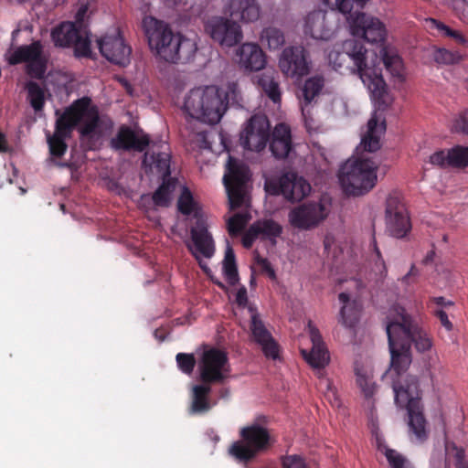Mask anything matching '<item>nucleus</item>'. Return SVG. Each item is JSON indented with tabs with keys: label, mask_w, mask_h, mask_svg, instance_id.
Here are the masks:
<instances>
[{
	"label": "nucleus",
	"mask_w": 468,
	"mask_h": 468,
	"mask_svg": "<svg viewBox=\"0 0 468 468\" xmlns=\"http://www.w3.org/2000/svg\"><path fill=\"white\" fill-rule=\"evenodd\" d=\"M388 347L391 356V371L397 375L392 382L395 403L399 408H405L409 416V427L416 437L422 441L426 439V420L423 408L419 397V382L414 376L405 375L411 363V352L408 343H402L389 331H387Z\"/></svg>",
	"instance_id": "1"
},
{
	"label": "nucleus",
	"mask_w": 468,
	"mask_h": 468,
	"mask_svg": "<svg viewBox=\"0 0 468 468\" xmlns=\"http://www.w3.org/2000/svg\"><path fill=\"white\" fill-rule=\"evenodd\" d=\"M100 114L91 99L82 97L74 101L57 119L55 132L48 135V144L51 159L62 157L68 149L66 139L71 136L73 130L78 127L81 141L88 149H93L94 139L100 136Z\"/></svg>",
	"instance_id": "2"
},
{
	"label": "nucleus",
	"mask_w": 468,
	"mask_h": 468,
	"mask_svg": "<svg viewBox=\"0 0 468 468\" xmlns=\"http://www.w3.org/2000/svg\"><path fill=\"white\" fill-rule=\"evenodd\" d=\"M368 51L363 44L356 39H348L343 43L342 50L334 48L328 53V61L333 69L343 73L349 70L356 72L362 82L367 86L371 99L378 106L387 107L391 99L388 86L382 77V69L372 61L369 66Z\"/></svg>",
	"instance_id": "3"
},
{
	"label": "nucleus",
	"mask_w": 468,
	"mask_h": 468,
	"mask_svg": "<svg viewBox=\"0 0 468 468\" xmlns=\"http://www.w3.org/2000/svg\"><path fill=\"white\" fill-rule=\"evenodd\" d=\"M143 27L150 48L167 62L176 63L196 51L195 43L179 33H174L164 21L146 16L143 20Z\"/></svg>",
	"instance_id": "4"
},
{
	"label": "nucleus",
	"mask_w": 468,
	"mask_h": 468,
	"mask_svg": "<svg viewBox=\"0 0 468 468\" xmlns=\"http://www.w3.org/2000/svg\"><path fill=\"white\" fill-rule=\"evenodd\" d=\"M183 112L204 123L217 124L227 111L221 90L215 85L190 90L184 99Z\"/></svg>",
	"instance_id": "5"
},
{
	"label": "nucleus",
	"mask_w": 468,
	"mask_h": 468,
	"mask_svg": "<svg viewBox=\"0 0 468 468\" xmlns=\"http://www.w3.org/2000/svg\"><path fill=\"white\" fill-rule=\"evenodd\" d=\"M377 170L378 165L371 159L348 160L338 173L344 192L354 197L368 193L377 184Z\"/></svg>",
	"instance_id": "6"
},
{
	"label": "nucleus",
	"mask_w": 468,
	"mask_h": 468,
	"mask_svg": "<svg viewBox=\"0 0 468 468\" xmlns=\"http://www.w3.org/2000/svg\"><path fill=\"white\" fill-rule=\"evenodd\" d=\"M240 441L232 443L229 452L240 463H247L259 453L268 451L274 440L267 428L252 423L240 429Z\"/></svg>",
	"instance_id": "7"
},
{
	"label": "nucleus",
	"mask_w": 468,
	"mask_h": 468,
	"mask_svg": "<svg viewBox=\"0 0 468 468\" xmlns=\"http://www.w3.org/2000/svg\"><path fill=\"white\" fill-rule=\"evenodd\" d=\"M386 331H389L402 343H408L410 347L414 344L420 353L432 347V340L428 333L402 307L396 308V316L387 324Z\"/></svg>",
	"instance_id": "8"
},
{
	"label": "nucleus",
	"mask_w": 468,
	"mask_h": 468,
	"mask_svg": "<svg viewBox=\"0 0 468 468\" xmlns=\"http://www.w3.org/2000/svg\"><path fill=\"white\" fill-rule=\"evenodd\" d=\"M50 36L56 47H72L77 58H89L91 54V41L88 28L78 27L76 23L62 22L51 30Z\"/></svg>",
	"instance_id": "9"
},
{
	"label": "nucleus",
	"mask_w": 468,
	"mask_h": 468,
	"mask_svg": "<svg viewBox=\"0 0 468 468\" xmlns=\"http://www.w3.org/2000/svg\"><path fill=\"white\" fill-rule=\"evenodd\" d=\"M228 354L217 347L202 353L198 362L199 379L205 384H224L230 374Z\"/></svg>",
	"instance_id": "10"
},
{
	"label": "nucleus",
	"mask_w": 468,
	"mask_h": 468,
	"mask_svg": "<svg viewBox=\"0 0 468 468\" xmlns=\"http://www.w3.org/2000/svg\"><path fill=\"white\" fill-rule=\"evenodd\" d=\"M9 65L26 63V73L36 80H43L48 68V58L43 54L40 41H33L29 45L17 47L6 57Z\"/></svg>",
	"instance_id": "11"
},
{
	"label": "nucleus",
	"mask_w": 468,
	"mask_h": 468,
	"mask_svg": "<svg viewBox=\"0 0 468 468\" xmlns=\"http://www.w3.org/2000/svg\"><path fill=\"white\" fill-rule=\"evenodd\" d=\"M250 179L249 167L238 158L229 155L223 182L231 209L239 208L245 198V186Z\"/></svg>",
	"instance_id": "12"
},
{
	"label": "nucleus",
	"mask_w": 468,
	"mask_h": 468,
	"mask_svg": "<svg viewBox=\"0 0 468 468\" xmlns=\"http://www.w3.org/2000/svg\"><path fill=\"white\" fill-rule=\"evenodd\" d=\"M266 190L272 195H282L290 201H301L311 191L310 184L294 172H286L277 179L265 184Z\"/></svg>",
	"instance_id": "13"
},
{
	"label": "nucleus",
	"mask_w": 468,
	"mask_h": 468,
	"mask_svg": "<svg viewBox=\"0 0 468 468\" xmlns=\"http://www.w3.org/2000/svg\"><path fill=\"white\" fill-rule=\"evenodd\" d=\"M385 212L388 232L397 239L405 238L411 230V222L399 193H392L388 197Z\"/></svg>",
	"instance_id": "14"
},
{
	"label": "nucleus",
	"mask_w": 468,
	"mask_h": 468,
	"mask_svg": "<svg viewBox=\"0 0 468 468\" xmlns=\"http://www.w3.org/2000/svg\"><path fill=\"white\" fill-rule=\"evenodd\" d=\"M329 214V208L322 201L305 202L290 210L289 223L292 227L308 230L317 227Z\"/></svg>",
	"instance_id": "15"
},
{
	"label": "nucleus",
	"mask_w": 468,
	"mask_h": 468,
	"mask_svg": "<svg viewBox=\"0 0 468 468\" xmlns=\"http://www.w3.org/2000/svg\"><path fill=\"white\" fill-rule=\"evenodd\" d=\"M205 30L210 37L221 46L233 47L243 38L240 26L223 16H213L205 24Z\"/></svg>",
	"instance_id": "16"
},
{
	"label": "nucleus",
	"mask_w": 468,
	"mask_h": 468,
	"mask_svg": "<svg viewBox=\"0 0 468 468\" xmlns=\"http://www.w3.org/2000/svg\"><path fill=\"white\" fill-rule=\"evenodd\" d=\"M348 20L351 34L354 37H362L372 44L385 41L387 30L385 25L378 18L358 12L350 15Z\"/></svg>",
	"instance_id": "17"
},
{
	"label": "nucleus",
	"mask_w": 468,
	"mask_h": 468,
	"mask_svg": "<svg viewBox=\"0 0 468 468\" xmlns=\"http://www.w3.org/2000/svg\"><path fill=\"white\" fill-rule=\"evenodd\" d=\"M309 52L303 46L285 48L279 59L282 72L289 78L301 79L310 71Z\"/></svg>",
	"instance_id": "18"
},
{
	"label": "nucleus",
	"mask_w": 468,
	"mask_h": 468,
	"mask_svg": "<svg viewBox=\"0 0 468 468\" xmlns=\"http://www.w3.org/2000/svg\"><path fill=\"white\" fill-rule=\"evenodd\" d=\"M193 245H187L193 257L198 261L199 266L207 271L208 268L201 261V257L210 259L215 253V243L211 233L208 231L205 218H199L190 229Z\"/></svg>",
	"instance_id": "19"
},
{
	"label": "nucleus",
	"mask_w": 468,
	"mask_h": 468,
	"mask_svg": "<svg viewBox=\"0 0 468 468\" xmlns=\"http://www.w3.org/2000/svg\"><path fill=\"white\" fill-rule=\"evenodd\" d=\"M240 144L244 149L261 152L270 140V123L265 116H252L240 134Z\"/></svg>",
	"instance_id": "20"
},
{
	"label": "nucleus",
	"mask_w": 468,
	"mask_h": 468,
	"mask_svg": "<svg viewBox=\"0 0 468 468\" xmlns=\"http://www.w3.org/2000/svg\"><path fill=\"white\" fill-rule=\"evenodd\" d=\"M101 54L110 62L119 66L130 63L132 48L128 46L119 29L112 35L107 34L98 40Z\"/></svg>",
	"instance_id": "21"
},
{
	"label": "nucleus",
	"mask_w": 468,
	"mask_h": 468,
	"mask_svg": "<svg viewBox=\"0 0 468 468\" xmlns=\"http://www.w3.org/2000/svg\"><path fill=\"white\" fill-rule=\"evenodd\" d=\"M170 163L171 154L169 145L165 142L153 144L142 161L146 172L149 170L151 173L160 175L162 178L171 177Z\"/></svg>",
	"instance_id": "22"
},
{
	"label": "nucleus",
	"mask_w": 468,
	"mask_h": 468,
	"mask_svg": "<svg viewBox=\"0 0 468 468\" xmlns=\"http://www.w3.org/2000/svg\"><path fill=\"white\" fill-rule=\"evenodd\" d=\"M251 313L250 329L252 339L261 346L265 356L276 359L279 356V346L272 337L271 332L266 328L263 321L260 318L256 309L249 308Z\"/></svg>",
	"instance_id": "23"
},
{
	"label": "nucleus",
	"mask_w": 468,
	"mask_h": 468,
	"mask_svg": "<svg viewBox=\"0 0 468 468\" xmlns=\"http://www.w3.org/2000/svg\"><path fill=\"white\" fill-rule=\"evenodd\" d=\"M335 23L324 11L310 12L304 23V33L314 39L329 40L335 35Z\"/></svg>",
	"instance_id": "24"
},
{
	"label": "nucleus",
	"mask_w": 468,
	"mask_h": 468,
	"mask_svg": "<svg viewBox=\"0 0 468 468\" xmlns=\"http://www.w3.org/2000/svg\"><path fill=\"white\" fill-rule=\"evenodd\" d=\"M111 147L114 150L144 152L151 145L148 134L138 135L131 127L122 125L116 135L111 139Z\"/></svg>",
	"instance_id": "25"
},
{
	"label": "nucleus",
	"mask_w": 468,
	"mask_h": 468,
	"mask_svg": "<svg viewBox=\"0 0 468 468\" xmlns=\"http://www.w3.org/2000/svg\"><path fill=\"white\" fill-rule=\"evenodd\" d=\"M309 332L313 344L312 349L309 352L303 349L301 353L313 368L318 369L319 378H322L323 372L321 370L329 363V353L319 330L309 324Z\"/></svg>",
	"instance_id": "26"
},
{
	"label": "nucleus",
	"mask_w": 468,
	"mask_h": 468,
	"mask_svg": "<svg viewBox=\"0 0 468 468\" xmlns=\"http://www.w3.org/2000/svg\"><path fill=\"white\" fill-rule=\"evenodd\" d=\"M235 57L239 67L246 72L259 71L266 65V56L258 44L243 43Z\"/></svg>",
	"instance_id": "27"
},
{
	"label": "nucleus",
	"mask_w": 468,
	"mask_h": 468,
	"mask_svg": "<svg viewBox=\"0 0 468 468\" xmlns=\"http://www.w3.org/2000/svg\"><path fill=\"white\" fill-rule=\"evenodd\" d=\"M270 150L277 159H284L288 156L292 150V134L289 126L284 123L275 126L270 142Z\"/></svg>",
	"instance_id": "28"
},
{
	"label": "nucleus",
	"mask_w": 468,
	"mask_h": 468,
	"mask_svg": "<svg viewBox=\"0 0 468 468\" xmlns=\"http://www.w3.org/2000/svg\"><path fill=\"white\" fill-rule=\"evenodd\" d=\"M232 19L254 22L260 17V6L255 0H230L228 11Z\"/></svg>",
	"instance_id": "29"
},
{
	"label": "nucleus",
	"mask_w": 468,
	"mask_h": 468,
	"mask_svg": "<svg viewBox=\"0 0 468 468\" xmlns=\"http://www.w3.org/2000/svg\"><path fill=\"white\" fill-rule=\"evenodd\" d=\"M210 384L195 385L192 388V402L189 409L191 414H205L208 412L215 403L209 400L211 393Z\"/></svg>",
	"instance_id": "30"
},
{
	"label": "nucleus",
	"mask_w": 468,
	"mask_h": 468,
	"mask_svg": "<svg viewBox=\"0 0 468 468\" xmlns=\"http://www.w3.org/2000/svg\"><path fill=\"white\" fill-rule=\"evenodd\" d=\"M379 119L377 113L373 114L367 122V132L361 140V146L367 152L373 153L378 151L380 144L378 133H384L386 130V122L382 121L378 125Z\"/></svg>",
	"instance_id": "31"
},
{
	"label": "nucleus",
	"mask_w": 468,
	"mask_h": 468,
	"mask_svg": "<svg viewBox=\"0 0 468 468\" xmlns=\"http://www.w3.org/2000/svg\"><path fill=\"white\" fill-rule=\"evenodd\" d=\"M338 299L343 303L340 310V323L348 328L355 327L359 321L361 305L356 301L350 302L346 292L339 293Z\"/></svg>",
	"instance_id": "32"
},
{
	"label": "nucleus",
	"mask_w": 468,
	"mask_h": 468,
	"mask_svg": "<svg viewBox=\"0 0 468 468\" xmlns=\"http://www.w3.org/2000/svg\"><path fill=\"white\" fill-rule=\"evenodd\" d=\"M380 56L386 69L393 78L402 82L404 80V65L400 56L387 46L381 48Z\"/></svg>",
	"instance_id": "33"
},
{
	"label": "nucleus",
	"mask_w": 468,
	"mask_h": 468,
	"mask_svg": "<svg viewBox=\"0 0 468 468\" xmlns=\"http://www.w3.org/2000/svg\"><path fill=\"white\" fill-rule=\"evenodd\" d=\"M258 237L262 240H270L276 244V239L282 233V227L273 219H260L251 224Z\"/></svg>",
	"instance_id": "34"
},
{
	"label": "nucleus",
	"mask_w": 468,
	"mask_h": 468,
	"mask_svg": "<svg viewBox=\"0 0 468 468\" xmlns=\"http://www.w3.org/2000/svg\"><path fill=\"white\" fill-rule=\"evenodd\" d=\"M177 209L181 214L186 216L193 214L196 220L199 218H205L198 203L194 199L191 191L186 186H183L182 188L177 200Z\"/></svg>",
	"instance_id": "35"
},
{
	"label": "nucleus",
	"mask_w": 468,
	"mask_h": 468,
	"mask_svg": "<svg viewBox=\"0 0 468 468\" xmlns=\"http://www.w3.org/2000/svg\"><path fill=\"white\" fill-rule=\"evenodd\" d=\"M445 451L446 465H452L454 468H468V460L463 447H458L454 442H447Z\"/></svg>",
	"instance_id": "36"
},
{
	"label": "nucleus",
	"mask_w": 468,
	"mask_h": 468,
	"mask_svg": "<svg viewBox=\"0 0 468 468\" xmlns=\"http://www.w3.org/2000/svg\"><path fill=\"white\" fill-rule=\"evenodd\" d=\"M176 184L177 180L176 178H163L162 184L153 194V201L154 205L159 207H167L171 194L176 189Z\"/></svg>",
	"instance_id": "37"
},
{
	"label": "nucleus",
	"mask_w": 468,
	"mask_h": 468,
	"mask_svg": "<svg viewBox=\"0 0 468 468\" xmlns=\"http://www.w3.org/2000/svg\"><path fill=\"white\" fill-rule=\"evenodd\" d=\"M324 85V80L322 76H314L305 80L302 89V95L306 105L319 95Z\"/></svg>",
	"instance_id": "38"
},
{
	"label": "nucleus",
	"mask_w": 468,
	"mask_h": 468,
	"mask_svg": "<svg viewBox=\"0 0 468 468\" xmlns=\"http://www.w3.org/2000/svg\"><path fill=\"white\" fill-rule=\"evenodd\" d=\"M223 271L225 277L230 285H234L239 281L235 253L233 249L229 246V242L223 260Z\"/></svg>",
	"instance_id": "39"
},
{
	"label": "nucleus",
	"mask_w": 468,
	"mask_h": 468,
	"mask_svg": "<svg viewBox=\"0 0 468 468\" xmlns=\"http://www.w3.org/2000/svg\"><path fill=\"white\" fill-rule=\"evenodd\" d=\"M258 84L265 95L274 103L281 101L279 82L271 75L262 74L258 80Z\"/></svg>",
	"instance_id": "40"
},
{
	"label": "nucleus",
	"mask_w": 468,
	"mask_h": 468,
	"mask_svg": "<svg viewBox=\"0 0 468 468\" xmlns=\"http://www.w3.org/2000/svg\"><path fill=\"white\" fill-rule=\"evenodd\" d=\"M284 41L282 30L273 27L264 28L261 34V44L267 45L270 49H277L283 45Z\"/></svg>",
	"instance_id": "41"
},
{
	"label": "nucleus",
	"mask_w": 468,
	"mask_h": 468,
	"mask_svg": "<svg viewBox=\"0 0 468 468\" xmlns=\"http://www.w3.org/2000/svg\"><path fill=\"white\" fill-rule=\"evenodd\" d=\"M26 88L31 107L35 112L41 111L45 105L44 89L35 81H28Z\"/></svg>",
	"instance_id": "42"
},
{
	"label": "nucleus",
	"mask_w": 468,
	"mask_h": 468,
	"mask_svg": "<svg viewBox=\"0 0 468 468\" xmlns=\"http://www.w3.org/2000/svg\"><path fill=\"white\" fill-rule=\"evenodd\" d=\"M356 385L360 388L361 392L363 393L365 399L371 404V406H374V401H370L377 390L376 383L372 381L370 378H368L366 374L362 372L361 369L356 368Z\"/></svg>",
	"instance_id": "43"
},
{
	"label": "nucleus",
	"mask_w": 468,
	"mask_h": 468,
	"mask_svg": "<svg viewBox=\"0 0 468 468\" xmlns=\"http://www.w3.org/2000/svg\"><path fill=\"white\" fill-rule=\"evenodd\" d=\"M449 151L450 167L465 168L468 166V146L455 145Z\"/></svg>",
	"instance_id": "44"
},
{
	"label": "nucleus",
	"mask_w": 468,
	"mask_h": 468,
	"mask_svg": "<svg viewBox=\"0 0 468 468\" xmlns=\"http://www.w3.org/2000/svg\"><path fill=\"white\" fill-rule=\"evenodd\" d=\"M224 101L227 106L230 103L233 105L241 106L242 96L239 85L237 81H229L227 84L226 90H221Z\"/></svg>",
	"instance_id": "45"
},
{
	"label": "nucleus",
	"mask_w": 468,
	"mask_h": 468,
	"mask_svg": "<svg viewBox=\"0 0 468 468\" xmlns=\"http://www.w3.org/2000/svg\"><path fill=\"white\" fill-rule=\"evenodd\" d=\"M384 448V454L392 468H412L410 462L396 450Z\"/></svg>",
	"instance_id": "46"
},
{
	"label": "nucleus",
	"mask_w": 468,
	"mask_h": 468,
	"mask_svg": "<svg viewBox=\"0 0 468 468\" xmlns=\"http://www.w3.org/2000/svg\"><path fill=\"white\" fill-rule=\"evenodd\" d=\"M428 21L431 23L432 27L442 32L445 36L452 37L458 44L464 45L467 42L466 38L463 36L461 32L452 29L442 22L438 21L434 18H430Z\"/></svg>",
	"instance_id": "47"
},
{
	"label": "nucleus",
	"mask_w": 468,
	"mask_h": 468,
	"mask_svg": "<svg viewBox=\"0 0 468 468\" xmlns=\"http://www.w3.org/2000/svg\"><path fill=\"white\" fill-rule=\"evenodd\" d=\"M248 218L244 214H235L227 222L228 232L231 237L238 236L245 228Z\"/></svg>",
	"instance_id": "48"
},
{
	"label": "nucleus",
	"mask_w": 468,
	"mask_h": 468,
	"mask_svg": "<svg viewBox=\"0 0 468 468\" xmlns=\"http://www.w3.org/2000/svg\"><path fill=\"white\" fill-rule=\"evenodd\" d=\"M178 368L185 374L190 375L196 366V358L193 354L178 353L176 356Z\"/></svg>",
	"instance_id": "49"
},
{
	"label": "nucleus",
	"mask_w": 468,
	"mask_h": 468,
	"mask_svg": "<svg viewBox=\"0 0 468 468\" xmlns=\"http://www.w3.org/2000/svg\"><path fill=\"white\" fill-rule=\"evenodd\" d=\"M282 468H309L304 458L299 454H287L280 457Z\"/></svg>",
	"instance_id": "50"
},
{
	"label": "nucleus",
	"mask_w": 468,
	"mask_h": 468,
	"mask_svg": "<svg viewBox=\"0 0 468 468\" xmlns=\"http://www.w3.org/2000/svg\"><path fill=\"white\" fill-rule=\"evenodd\" d=\"M433 58L439 64H454L461 58L457 52H452L446 48H438L434 52Z\"/></svg>",
	"instance_id": "51"
},
{
	"label": "nucleus",
	"mask_w": 468,
	"mask_h": 468,
	"mask_svg": "<svg viewBox=\"0 0 468 468\" xmlns=\"http://www.w3.org/2000/svg\"><path fill=\"white\" fill-rule=\"evenodd\" d=\"M430 164L440 168H446L450 166V151L439 150L430 155Z\"/></svg>",
	"instance_id": "52"
},
{
	"label": "nucleus",
	"mask_w": 468,
	"mask_h": 468,
	"mask_svg": "<svg viewBox=\"0 0 468 468\" xmlns=\"http://www.w3.org/2000/svg\"><path fill=\"white\" fill-rule=\"evenodd\" d=\"M320 386H324V396L332 404V406L339 407L341 402L337 394L336 388L334 387L332 381L328 378L322 379Z\"/></svg>",
	"instance_id": "53"
},
{
	"label": "nucleus",
	"mask_w": 468,
	"mask_h": 468,
	"mask_svg": "<svg viewBox=\"0 0 468 468\" xmlns=\"http://www.w3.org/2000/svg\"><path fill=\"white\" fill-rule=\"evenodd\" d=\"M373 248H374V253H375V257H376L374 271L379 278L383 279L387 276L388 270H387L386 263L382 258L381 252L377 245V241H376L375 238H373Z\"/></svg>",
	"instance_id": "54"
},
{
	"label": "nucleus",
	"mask_w": 468,
	"mask_h": 468,
	"mask_svg": "<svg viewBox=\"0 0 468 468\" xmlns=\"http://www.w3.org/2000/svg\"><path fill=\"white\" fill-rule=\"evenodd\" d=\"M453 126L455 131L468 134V110L463 111L459 114Z\"/></svg>",
	"instance_id": "55"
},
{
	"label": "nucleus",
	"mask_w": 468,
	"mask_h": 468,
	"mask_svg": "<svg viewBox=\"0 0 468 468\" xmlns=\"http://www.w3.org/2000/svg\"><path fill=\"white\" fill-rule=\"evenodd\" d=\"M256 263L259 265L262 272H265L270 279L275 280L276 279V273L273 268L271 267V262L265 259L258 256L256 258Z\"/></svg>",
	"instance_id": "56"
},
{
	"label": "nucleus",
	"mask_w": 468,
	"mask_h": 468,
	"mask_svg": "<svg viewBox=\"0 0 468 468\" xmlns=\"http://www.w3.org/2000/svg\"><path fill=\"white\" fill-rule=\"evenodd\" d=\"M257 239H259V237L254 230L253 226L250 225L242 237L241 242L243 247L246 249H250Z\"/></svg>",
	"instance_id": "57"
},
{
	"label": "nucleus",
	"mask_w": 468,
	"mask_h": 468,
	"mask_svg": "<svg viewBox=\"0 0 468 468\" xmlns=\"http://www.w3.org/2000/svg\"><path fill=\"white\" fill-rule=\"evenodd\" d=\"M434 315L440 320L441 324L447 330L452 331L453 328L452 323L449 320L447 314L441 310H435Z\"/></svg>",
	"instance_id": "58"
},
{
	"label": "nucleus",
	"mask_w": 468,
	"mask_h": 468,
	"mask_svg": "<svg viewBox=\"0 0 468 468\" xmlns=\"http://www.w3.org/2000/svg\"><path fill=\"white\" fill-rule=\"evenodd\" d=\"M87 12V7L82 6L80 7L77 14H76V20L73 23H76L78 25V27H84L87 28V26L84 24L83 17Z\"/></svg>",
	"instance_id": "59"
},
{
	"label": "nucleus",
	"mask_w": 468,
	"mask_h": 468,
	"mask_svg": "<svg viewBox=\"0 0 468 468\" xmlns=\"http://www.w3.org/2000/svg\"><path fill=\"white\" fill-rule=\"evenodd\" d=\"M248 301L247 290L243 287L240 288L236 294V302L239 306H245Z\"/></svg>",
	"instance_id": "60"
},
{
	"label": "nucleus",
	"mask_w": 468,
	"mask_h": 468,
	"mask_svg": "<svg viewBox=\"0 0 468 468\" xmlns=\"http://www.w3.org/2000/svg\"><path fill=\"white\" fill-rule=\"evenodd\" d=\"M432 301L441 307H448L453 305V303L452 301H447L444 297H434Z\"/></svg>",
	"instance_id": "61"
},
{
	"label": "nucleus",
	"mask_w": 468,
	"mask_h": 468,
	"mask_svg": "<svg viewBox=\"0 0 468 468\" xmlns=\"http://www.w3.org/2000/svg\"><path fill=\"white\" fill-rule=\"evenodd\" d=\"M416 275H418V270L416 269L415 265L412 264L409 272L402 277V282L405 283H409L410 277Z\"/></svg>",
	"instance_id": "62"
},
{
	"label": "nucleus",
	"mask_w": 468,
	"mask_h": 468,
	"mask_svg": "<svg viewBox=\"0 0 468 468\" xmlns=\"http://www.w3.org/2000/svg\"><path fill=\"white\" fill-rule=\"evenodd\" d=\"M8 144L5 135L0 132V153H6L8 151Z\"/></svg>",
	"instance_id": "63"
},
{
	"label": "nucleus",
	"mask_w": 468,
	"mask_h": 468,
	"mask_svg": "<svg viewBox=\"0 0 468 468\" xmlns=\"http://www.w3.org/2000/svg\"><path fill=\"white\" fill-rule=\"evenodd\" d=\"M198 136H199V137H200V139H201V143H202V145H201V146H202L203 148H208V147H210V146H209V143L207 142V136H206V134H205V133H198Z\"/></svg>",
	"instance_id": "64"
}]
</instances>
